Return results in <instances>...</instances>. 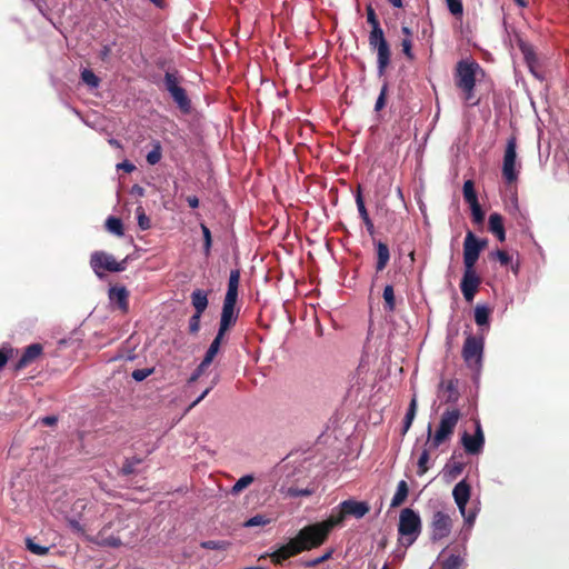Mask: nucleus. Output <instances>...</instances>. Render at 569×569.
Returning <instances> with one entry per match:
<instances>
[{"label":"nucleus","instance_id":"nucleus-6","mask_svg":"<svg viewBox=\"0 0 569 569\" xmlns=\"http://www.w3.org/2000/svg\"><path fill=\"white\" fill-rule=\"evenodd\" d=\"M485 341L483 337L468 335L462 347V358L467 366L479 371L482 366Z\"/></svg>","mask_w":569,"mask_h":569},{"label":"nucleus","instance_id":"nucleus-29","mask_svg":"<svg viewBox=\"0 0 569 569\" xmlns=\"http://www.w3.org/2000/svg\"><path fill=\"white\" fill-rule=\"evenodd\" d=\"M462 192H463V198H465L466 202H468L469 206L471 203L478 202L477 192L475 190V183L472 180L465 181L463 187H462Z\"/></svg>","mask_w":569,"mask_h":569},{"label":"nucleus","instance_id":"nucleus-50","mask_svg":"<svg viewBox=\"0 0 569 569\" xmlns=\"http://www.w3.org/2000/svg\"><path fill=\"white\" fill-rule=\"evenodd\" d=\"M209 366L210 365H204V361H201L200 365L196 368V370L190 376L189 382L191 383V382L197 381Z\"/></svg>","mask_w":569,"mask_h":569},{"label":"nucleus","instance_id":"nucleus-44","mask_svg":"<svg viewBox=\"0 0 569 569\" xmlns=\"http://www.w3.org/2000/svg\"><path fill=\"white\" fill-rule=\"evenodd\" d=\"M201 230H202V233H203L204 252L208 254L210 252L211 244H212L211 232H210V229L207 226H204V224H201Z\"/></svg>","mask_w":569,"mask_h":569},{"label":"nucleus","instance_id":"nucleus-47","mask_svg":"<svg viewBox=\"0 0 569 569\" xmlns=\"http://www.w3.org/2000/svg\"><path fill=\"white\" fill-rule=\"evenodd\" d=\"M356 204H357V209H358V212H359L361 218L368 216V211H367V208L365 206V201H363V198H362V194H361L360 190H358V192L356 194Z\"/></svg>","mask_w":569,"mask_h":569},{"label":"nucleus","instance_id":"nucleus-20","mask_svg":"<svg viewBox=\"0 0 569 569\" xmlns=\"http://www.w3.org/2000/svg\"><path fill=\"white\" fill-rule=\"evenodd\" d=\"M376 250H377L376 269H377V271H382L386 268V266L388 264L389 259H390L389 248L386 243L379 241L376 244Z\"/></svg>","mask_w":569,"mask_h":569},{"label":"nucleus","instance_id":"nucleus-26","mask_svg":"<svg viewBox=\"0 0 569 569\" xmlns=\"http://www.w3.org/2000/svg\"><path fill=\"white\" fill-rule=\"evenodd\" d=\"M417 413V399L413 397L409 403L408 410L406 412L402 426V435H406L410 429Z\"/></svg>","mask_w":569,"mask_h":569},{"label":"nucleus","instance_id":"nucleus-62","mask_svg":"<svg viewBox=\"0 0 569 569\" xmlns=\"http://www.w3.org/2000/svg\"><path fill=\"white\" fill-rule=\"evenodd\" d=\"M395 8H402V0H388Z\"/></svg>","mask_w":569,"mask_h":569},{"label":"nucleus","instance_id":"nucleus-15","mask_svg":"<svg viewBox=\"0 0 569 569\" xmlns=\"http://www.w3.org/2000/svg\"><path fill=\"white\" fill-rule=\"evenodd\" d=\"M346 516L355 517L356 519L363 518L370 510V507L365 501H357L355 499H347L339 503Z\"/></svg>","mask_w":569,"mask_h":569},{"label":"nucleus","instance_id":"nucleus-36","mask_svg":"<svg viewBox=\"0 0 569 569\" xmlns=\"http://www.w3.org/2000/svg\"><path fill=\"white\" fill-rule=\"evenodd\" d=\"M82 81L91 88H97L99 86V78L93 73V71L89 69H83L81 72Z\"/></svg>","mask_w":569,"mask_h":569},{"label":"nucleus","instance_id":"nucleus-60","mask_svg":"<svg viewBox=\"0 0 569 569\" xmlns=\"http://www.w3.org/2000/svg\"><path fill=\"white\" fill-rule=\"evenodd\" d=\"M111 49L109 46H104L100 52L101 58L104 60L109 57Z\"/></svg>","mask_w":569,"mask_h":569},{"label":"nucleus","instance_id":"nucleus-2","mask_svg":"<svg viewBox=\"0 0 569 569\" xmlns=\"http://www.w3.org/2000/svg\"><path fill=\"white\" fill-rule=\"evenodd\" d=\"M421 532V519L417 511L405 508L400 511L398 533L403 546H411Z\"/></svg>","mask_w":569,"mask_h":569},{"label":"nucleus","instance_id":"nucleus-57","mask_svg":"<svg viewBox=\"0 0 569 569\" xmlns=\"http://www.w3.org/2000/svg\"><path fill=\"white\" fill-rule=\"evenodd\" d=\"M187 202L190 208L196 209L199 207V199L196 196L187 197Z\"/></svg>","mask_w":569,"mask_h":569},{"label":"nucleus","instance_id":"nucleus-59","mask_svg":"<svg viewBox=\"0 0 569 569\" xmlns=\"http://www.w3.org/2000/svg\"><path fill=\"white\" fill-rule=\"evenodd\" d=\"M42 422L47 426H52L57 422V418L54 416H47L42 419Z\"/></svg>","mask_w":569,"mask_h":569},{"label":"nucleus","instance_id":"nucleus-52","mask_svg":"<svg viewBox=\"0 0 569 569\" xmlns=\"http://www.w3.org/2000/svg\"><path fill=\"white\" fill-rule=\"evenodd\" d=\"M386 93H387V84H385L382 88H381V91H380V94L376 101V104H375V110L376 111H379L381 110L385 104H386Z\"/></svg>","mask_w":569,"mask_h":569},{"label":"nucleus","instance_id":"nucleus-51","mask_svg":"<svg viewBox=\"0 0 569 569\" xmlns=\"http://www.w3.org/2000/svg\"><path fill=\"white\" fill-rule=\"evenodd\" d=\"M463 91V99L466 101V103H468L469 106H476L478 104V100L475 99V94H473V88H470V89H461Z\"/></svg>","mask_w":569,"mask_h":569},{"label":"nucleus","instance_id":"nucleus-48","mask_svg":"<svg viewBox=\"0 0 569 569\" xmlns=\"http://www.w3.org/2000/svg\"><path fill=\"white\" fill-rule=\"evenodd\" d=\"M201 546L206 549L220 550V549H224L226 543L223 541H219V540H208V541L202 542Z\"/></svg>","mask_w":569,"mask_h":569},{"label":"nucleus","instance_id":"nucleus-34","mask_svg":"<svg viewBox=\"0 0 569 569\" xmlns=\"http://www.w3.org/2000/svg\"><path fill=\"white\" fill-rule=\"evenodd\" d=\"M463 558L459 555H450L445 561H443V569H462L463 566Z\"/></svg>","mask_w":569,"mask_h":569},{"label":"nucleus","instance_id":"nucleus-39","mask_svg":"<svg viewBox=\"0 0 569 569\" xmlns=\"http://www.w3.org/2000/svg\"><path fill=\"white\" fill-rule=\"evenodd\" d=\"M99 543L107 547H119L121 545V539L116 536H104L103 533L99 535Z\"/></svg>","mask_w":569,"mask_h":569},{"label":"nucleus","instance_id":"nucleus-3","mask_svg":"<svg viewBox=\"0 0 569 569\" xmlns=\"http://www.w3.org/2000/svg\"><path fill=\"white\" fill-rule=\"evenodd\" d=\"M471 488L466 480L459 481L452 490L453 500L459 509L460 515L463 517L465 525L471 528L476 521V518L480 511V501L471 508L467 509V503L470 499Z\"/></svg>","mask_w":569,"mask_h":569},{"label":"nucleus","instance_id":"nucleus-17","mask_svg":"<svg viewBox=\"0 0 569 569\" xmlns=\"http://www.w3.org/2000/svg\"><path fill=\"white\" fill-rule=\"evenodd\" d=\"M489 230L492 232L499 241L506 240V231L503 228V219L501 214L493 212L489 216Z\"/></svg>","mask_w":569,"mask_h":569},{"label":"nucleus","instance_id":"nucleus-38","mask_svg":"<svg viewBox=\"0 0 569 569\" xmlns=\"http://www.w3.org/2000/svg\"><path fill=\"white\" fill-rule=\"evenodd\" d=\"M164 87L167 91L170 93L176 89L180 88L178 78L172 72H166L164 74Z\"/></svg>","mask_w":569,"mask_h":569},{"label":"nucleus","instance_id":"nucleus-30","mask_svg":"<svg viewBox=\"0 0 569 569\" xmlns=\"http://www.w3.org/2000/svg\"><path fill=\"white\" fill-rule=\"evenodd\" d=\"M106 228L112 234H116L118 237L123 236V226L122 221L119 218L109 217L106 220Z\"/></svg>","mask_w":569,"mask_h":569},{"label":"nucleus","instance_id":"nucleus-53","mask_svg":"<svg viewBox=\"0 0 569 569\" xmlns=\"http://www.w3.org/2000/svg\"><path fill=\"white\" fill-rule=\"evenodd\" d=\"M331 555H332V550H329L325 555H322L321 557H318V558H315V559L310 560L308 562V566L316 567V566L320 565L321 562L328 560L331 557Z\"/></svg>","mask_w":569,"mask_h":569},{"label":"nucleus","instance_id":"nucleus-64","mask_svg":"<svg viewBox=\"0 0 569 569\" xmlns=\"http://www.w3.org/2000/svg\"><path fill=\"white\" fill-rule=\"evenodd\" d=\"M365 224H366V227H367V230H368L370 233H372V232H373V223H372V221L367 222V223H365Z\"/></svg>","mask_w":569,"mask_h":569},{"label":"nucleus","instance_id":"nucleus-24","mask_svg":"<svg viewBox=\"0 0 569 569\" xmlns=\"http://www.w3.org/2000/svg\"><path fill=\"white\" fill-rule=\"evenodd\" d=\"M223 336L224 335H220V332H217V336L210 343V346H209L208 350L206 351V355L202 359V361H204V365H211V362L213 361L214 357L219 352Z\"/></svg>","mask_w":569,"mask_h":569},{"label":"nucleus","instance_id":"nucleus-1","mask_svg":"<svg viewBox=\"0 0 569 569\" xmlns=\"http://www.w3.org/2000/svg\"><path fill=\"white\" fill-rule=\"evenodd\" d=\"M346 517L345 511L339 506L333 508L327 520L305 527L295 538L276 550L271 556L272 560L280 563L295 555L320 546L329 531L333 527L341 525Z\"/></svg>","mask_w":569,"mask_h":569},{"label":"nucleus","instance_id":"nucleus-12","mask_svg":"<svg viewBox=\"0 0 569 569\" xmlns=\"http://www.w3.org/2000/svg\"><path fill=\"white\" fill-rule=\"evenodd\" d=\"M452 529V521L449 515L436 511L431 521V539L433 541L448 537Z\"/></svg>","mask_w":569,"mask_h":569},{"label":"nucleus","instance_id":"nucleus-22","mask_svg":"<svg viewBox=\"0 0 569 569\" xmlns=\"http://www.w3.org/2000/svg\"><path fill=\"white\" fill-rule=\"evenodd\" d=\"M409 488L405 480H400L397 485V490L391 499L390 507L396 508L405 502L408 497Z\"/></svg>","mask_w":569,"mask_h":569},{"label":"nucleus","instance_id":"nucleus-58","mask_svg":"<svg viewBox=\"0 0 569 569\" xmlns=\"http://www.w3.org/2000/svg\"><path fill=\"white\" fill-rule=\"evenodd\" d=\"M9 360V355L0 349V369L8 362Z\"/></svg>","mask_w":569,"mask_h":569},{"label":"nucleus","instance_id":"nucleus-49","mask_svg":"<svg viewBox=\"0 0 569 569\" xmlns=\"http://www.w3.org/2000/svg\"><path fill=\"white\" fill-rule=\"evenodd\" d=\"M492 256L502 264V266H508L510 262H511V257L502 251V250H497L496 252L492 253Z\"/></svg>","mask_w":569,"mask_h":569},{"label":"nucleus","instance_id":"nucleus-46","mask_svg":"<svg viewBox=\"0 0 569 569\" xmlns=\"http://www.w3.org/2000/svg\"><path fill=\"white\" fill-rule=\"evenodd\" d=\"M367 21L371 26V29L381 28L371 6L367 8Z\"/></svg>","mask_w":569,"mask_h":569},{"label":"nucleus","instance_id":"nucleus-25","mask_svg":"<svg viewBox=\"0 0 569 569\" xmlns=\"http://www.w3.org/2000/svg\"><path fill=\"white\" fill-rule=\"evenodd\" d=\"M170 96L182 111L188 112L190 110V100L182 87L170 92Z\"/></svg>","mask_w":569,"mask_h":569},{"label":"nucleus","instance_id":"nucleus-19","mask_svg":"<svg viewBox=\"0 0 569 569\" xmlns=\"http://www.w3.org/2000/svg\"><path fill=\"white\" fill-rule=\"evenodd\" d=\"M490 309L485 305H477L475 308V321L481 327V331L489 329Z\"/></svg>","mask_w":569,"mask_h":569},{"label":"nucleus","instance_id":"nucleus-7","mask_svg":"<svg viewBox=\"0 0 569 569\" xmlns=\"http://www.w3.org/2000/svg\"><path fill=\"white\" fill-rule=\"evenodd\" d=\"M369 46L371 49L377 50L378 73L382 76L390 62V49L382 28L371 29Z\"/></svg>","mask_w":569,"mask_h":569},{"label":"nucleus","instance_id":"nucleus-28","mask_svg":"<svg viewBox=\"0 0 569 569\" xmlns=\"http://www.w3.org/2000/svg\"><path fill=\"white\" fill-rule=\"evenodd\" d=\"M254 481V477L252 475H244L239 478L236 483L232 486L230 493L233 496L239 495L242 490L248 488Z\"/></svg>","mask_w":569,"mask_h":569},{"label":"nucleus","instance_id":"nucleus-33","mask_svg":"<svg viewBox=\"0 0 569 569\" xmlns=\"http://www.w3.org/2000/svg\"><path fill=\"white\" fill-rule=\"evenodd\" d=\"M161 144L160 142L156 141L153 143V148L147 153V162L151 166H154L161 160Z\"/></svg>","mask_w":569,"mask_h":569},{"label":"nucleus","instance_id":"nucleus-4","mask_svg":"<svg viewBox=\"0 0 569 569\" xmlns=\"http://www.w3.org/2000/svg\"><path fill=\"white\" fill-rule=\"evenodd\" d=\"M460 411L458 409L446 410L440 419L439 428L432 437V425L429 423L427 427L428 441L430 447L436 449L443 443L452 433L459 421Z\"/></svg>","mask_w":569,"mask_h":569},{"label":"nucleus","instance_id":"nucleus-42","mask_svg":"<svg viewBox=\"0 0 569 569\" xmlns=\"http://www.w3.org/2000/svg\"><path fill=\"white\" fill-rule=\"evenodd\" d=\"M470 209H471V214H472L473 221L476 223H481L485 219V213H483L479 202L471 203Z\"/></svg>","mask_w":569,"mask_h":569},{"label":"nucleus","instance_id":"nucleus-37","mask_svg":"<svg viewBox=\"0 0 569 569\" xmlns=\"http://www.w3.org/2000/svg\"><path fill=\"white\" fill-rule=\"evenodd\" d=\"M138 226L141 230H148L151 227L149 217L144 213L142 207H138L136 210Z\"/></svg>","mask_w":569,"mask_h":569},{"label":"nucleus","instance_id":"nucleus-14","mask_svg":"<svg viewBox=\"0 0 569 569\" xmlns=\"http://www.w3.org/2000/svg\"><path fill=\"white\" fill-rule=\"evenodd\" d=\"M480 282V278L477 276L475 268H465L460 289L466 301L470 302L473 300Z\"/></svg>","mask_w":569,"mask_h":569},{"label":"nucleus","instance_id":"nucleus-5","mask_svg":"<svg viewBox=\"0 0 569 569\" xmlns=\"http://www.w3.org/2000/svg\"><path fill=\"white\" fill-rule=\"evenodd\" d=\"M90 266L98 278L103 277L104 271L121 272L127 268V258L117 261L114 257L104 251H94L90 258Z\"/></svg>","mask_w":569,"mask_h":569},{"label":"nucleus","instance_id":"nucleus-63","mask_svg":"<svg viewBox=\"0 0 569 569\" xmlns=\"http://www.w3.org/2000/svg\"><path fill=\"white\" fill-rule=\"evenodd\" d=\"M108 142H109L110 146H112L114 148H120L121 147L120 142L117 139L111 138V139L108 140Z\"/></svg>","mask_w":569,"mask_h":569},{"label":"nucleus","instance_id":"nucleus-43","mask_svg":"<svg viewBox=\"0 0 569 569\" xmlns=\"http://www.w3.org/2000/svg\"><path fill=\"white\" fill-rule=\"evenodd\" d=\"M428 460H429L428 450H423L418 459V469H419L418 475L421 476L428 470V467H427Z\"/></svg>","mask_w":569,"mask_h":569},{"label":"nucleus","instance_id":"nucleus-55","mask_svg":"<svg viewBox=\"0 0 569 569\" xmlns=\"http://www.w3.org/2000/svg\"><path fill=\"white\" fill-rule=\"evenodd\" d=\"M117 169L118 170H123L124 172H132L134 169H136V166L133 163H131L130 161L128 160H124L120 163L117 164Z\"/></svg>","mask_w":569,"mask_h":569},{"label":"nucleus","instance_id":"nucleus-10","mask_svg":"<svg viewBox=\"0 0 569 569\" xmlns=\"http://www.w3.org/2000/svg\"><path fill=\"white\" fill-rule=\"evenodd\" d=\"M517 162V140L515 137H511L507 141L503 163H502V176L505 180L509 183L516 181L518 179V171L516 169Z\"/></svg>","mask_w":569,"mask_h":569},{"label":"nucleus","instance_id":"nucleus-32","mask_svg":"<svg viewBox=\"0 0 569 569\" xmlns=\"http://www.w3.org/2000/svg\"><path fill=\"white\" fill-rule=\"evenodd\" d=\"M271 522V518L264 516V515H254L253 517L249 518L247 521H244L243 527L246 528H252V527H263Z\"/></svg>","mask_w":569,"mask_h":569},{"label":"nucleus","instance_id":"nucleus-31","mask_svg":"<svg viewBox=\"0 0 569 569\" xmlns=\"http://www.w3.org/2000/svg\"><path fill=\"white\" fill-rule=\"evenodd\" d=\"M385 309L392 312L396 309L395 291L391 284H388L383 289Z\"/></svg>","mask_w":569,"mask_h":569},{"label":"nucleus","instance_id":"nucleus-27","mask_svg":"<svg viewBox=\"0 0 569 569\" xmlns=\"http://www.w3.org/2000/svg\"><path fill=\"white\" fill-rule=\"evenodd\" d=\"M280 491L286 496L290 498H298V497H307L311 496L313 493V489L311 488H303L299 489L297 487H281Z\"/></svg>","mask_w":569,"mask_h":569},{"label":"nucleus","instance_id":"nucleus-8","mask_svg":"<svg viewBox=\"0 0 569 569\" xmlns=\"http://www.w3.org/2000/svg\"><path fill=\"white\" fill-rule=\"evenodd\" d=\"M487 240L478 239L473 232L468 231L463 241V266L475 268L481 250L486 247Z\"/></svg>","mask_w":569,"mask_h":569},{"label":"nucleus","instance_id":"nucleus-13","mask_svg":"<svg viewBox=\"0 0 569 569\" xmlns=\"http://www.w3.org/2000/svg\"><path fill=\"white\" fill-rule=\"evenodd\" d=\"M237 299L224 298L218 332L224 335L238 319L239 310L236 308Z\"/></svg>","mask_w":569,"mask_h":569},{"label":"nucleus","instance_id":"nucleus-18","mask_svg":"<svg viewBox=\"0 0 569 569\" xmlns=\"http://www.w3.org/2000/svg\"><path fill=\"white\" fill-rule=\"evenodd\" d=\"M128 290L124 287H112L109 290L110 300L117 302L122 311L128 310Z\"/></svg>","mask_w":569,"mask_h":569},{"label":"nucleus","instance_id":"nucleus-16","mask_svg":"<svg viewBox=\"0 0 569 569\" xmlns=\"http://www.w3.org/2000/svg\"><path fill=\"white\" fill-rule=\"evenodd\" d=\"M42 352V346L40 343H32L26 348L22 356L16 365V369L20 370L27 367L29 363L34 361Z\"/></svg>","mask_w":569,"mask_h":569},{"label":"nucleus","instance_id":"nucleus-21","mask_svg":"<svg viewBox=\"0 0 569 569\" xmlns=\"http://www.w3.org/2000/svg\"><path fill=\"white\" fill-rule=\"evenodd\" d=\"M191 303L197 313H203L208 307V296L203 290L197 289L191 293Z\"/></svg>","mask_w":569,"mask_h":569},{"label":"nucleus","instance_id":"nucleus-61","mask_svg":"<svg viewBox=\"0 0 569 569\" xmlns=\"http://www.w3.org/2000/svg\"><path fill=\"white\" fill-rule=\"evenodd\" d=\"M522 51H523V53H525V57H526V59H527L528 63H530V62H531V58H532L533 53H532L530 50H527V49H525V48L522 49Z\"/></svg>","mask_w":569,"mask_h":569},{"label":"nucleus","instance_id":"nucleus-56","mask_svg":"<svg viewBox=\"0 0 569 569\" xmlns=\"http://www.w3.org/2000/svg\"><path fill=\"white\" fill-rule=\"evenodd\" d=\"M210 390H211V387L203 390V392L201 395H199V397L190 405V408L196 407L200 401H202L204 399V397L210 392Z\"/></svg>","mask_w":569,"mask_h":569},{"label":"nucleus","instance_id":"nucleus-40","mask_svg":"<svg viewBox=\"0 0 569 569\" xmlns=\"http://www.w3.org/2000/svg\"><path fill=\"white\" fill-rule=\"evenodd\" d=\"M154 371L153 368H142V369H136L132 371L131 377L137 382L143 381L146 378H148L150 375H152Z\"/></svg>","mask_w":569,"mask_h":569},{"label":"nucleus","instance_id":"nucleus-41","mask_svg":"<svg viewBox=\"0 0 569 569\" xmlns=\"http://www.w3.org/2000/svg\"><path fill=\"white\" fill-rule=\"evenodd\" d=\"M447 7L453 16H461L463 12V6L461 0H446Z\"/></svg>","mask_w":569,"mask_h":569},{"label":"nucleus","instance_id":"nucleus-45","mask_svg":"<svg viewBox=\"0 0 569 569\" xmlns=\"http://www.w3.org/2000/svg\"><path fill=\"white\" fill-rule=\"evenodd\" d=\"M201 316L202 313L194 312V315L189 319V331L191 333H197L199 331Z\"/></svg>","mask_w":569,"mask_h":569},{"label":"nucleus","instance_id":"nucleus-54","mask_svg":"<svg viewBox=\"0 0 569 569\" xmlns=\"http://www.w3.org/2000/svg\"><path fill=\"white\" fill-rule=\"evenodd\" d=\"M403 53L409 58L413 59V53L411 51V40L409 38L403 39L401 42Z\"/></svg>","mask_w":569,"mask_h":569},{"label":"nucleus","instance_id":"nucleus-35","mask_svg":"<svg viewBox=\"0 0 569 569\" xmlns=\"http://www.w3.org/2000/svg\"><path fill=\"white\" fill-rule=\"evenodd\" d=\"M26 546L30 552H32L37 556H43L49 551L48 547L41 546V545L34 542V540L31 538L26 539Z\"/></svg>","mask_w":569,"mask_h":569},{"label":"nucleus","instance_id":"nucleus-9","mask_svg":"<svg viewBox=\"0 0 569 569\" xmlns=\"http://www.w3.org/2000/svg\"><path fill=\"white\" fill-rule=\"evenodd\" d=\"M480 67L475 61L461 60L457 66L456 84L460 89L475 88L476 73Z\"/></svg>","mask_w":569,"mask_h":569},{"label":"nucleus","instance_id":"nucleus-23","mask_svg":"<svg viewBox=\"0 0 569 569\" xmlns=\"http://www.w3.org/2000/svg\"><path fill=\"white\" fill-rule=\"evenodd\" d=\"M239 281L240 271L238 269L231 270L224 298L238 299Z\"/></svg>","mask_w":569,"mask_h":569},{"label":"nucleus","instance_id":"nucleus-11","mask_svg":"<svg viewBox=\"0 0 569 569\" xmlns=\"http://www.w3.org/2000/svg\"><path fill=\"white\" fill-rule=\"evenodd\" d=\"M461 443L468 455H479L485 446V435L479 420L475 421V433L463 432Z\"/></svg>","mask_w":569,"mask_h":569}]
</instances>
